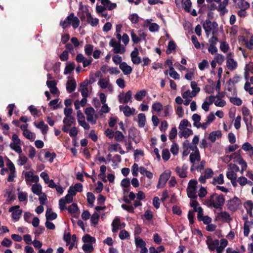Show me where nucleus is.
Segmentation results:
<instances>
[{
    "label": "nucleus",
    "mask_w": 253,
    "mask_h": 253,
    "mask_svg": "<svg viewBox=\"0 0 253 253\" xmlns=\"http://www.w3.org/2000/svg\"><path fill=\"white\" fill-rule=\"evenodd\" d=\"M225 199L222 194L218 195L213 194L206 201V204L209 207H213L215 209H221L224 205Z\"/></svg>",
    "instance_id": "nucleus-1"
},
{
    "label": "nucleus",
    "mask_w": 253,
    "mask_h": 253,
    "mask_svg": "<svg viewBox=\"0 0 253 253\" xmlns=\"http://www.w3.org/2000/svg\"><path fill=\"white\" fill-rule=\"evenodd\" d=\"M109 45L113 47V52L114 53L123 54L126 51V48L124 45L121 44V42H117L115 39H112L109 42Z\"/></svg>",
    "instance_id": "nucleus-2"
},
{
    "label": "nucleus",
    "mask_w": 253,
    "mask_h": 253,
    "mask_svg": "<svg viewBox=\"0 0 253 253\" xmlns=\"http://www.w3.org/2000/svg\"><path fill=\"white\" fill-rule=\"evenodd\" d=\"M241 204L240 200L237 197L227 201V207L228 210L232 211H237Z\"/></svg>",
    "instance_id": "nucleus-3"
},
{
    "label": "nucleus",
    "mask_w": 253,
    "mask_h": 253,
    "mask_svg": "<svg viewBox=\"0 0 253 253\" xmlns=\"http://www.w3.org/2000/svg\"><path fill=\"white\" fill-rule=\"evenodd\" d=\"M218 25L215 22H211L210 20H206L203 24V28L205 31L207 36H209L210 32L213 29L216 28Z\"/></svg>",
    "instance_id": "nucleus-4"
},
{
    "label": "nucleus",
    "mask_w": 253,
    "mask_h": 253,
    "mask_svg": "<svg viewBox=\"0 0 253 253\" xmlns=\"http://www.w3.org/2000/svg\"><path fill=\"white\" fill-rule=\"evenodd\" d=\"M94 109L91 107L86 108L85 110V114L86 115V120L92 124H95L96 123V121L97 118L96 116L94 117Z\"/></svg>",
    "instance_id": "nucleus-5"
},
{
    "label": "nucleus",
    "mask_w": 253,
    "mask_h": 253,
    "mask_svg": "<svg viewBox=\"0 0 253 253\" xmlns=\"http://www.w3.org/2000/svg\"><path fill=\"white\" fill-rule=\"evenodd\" d=\"M23 173L24 174L25 181L27 184H29L30 182L37 183L39 180L38 175H34V173L32 171H23Z\"/></svg>",
    "instance_id": "nucleus-6"
},
{
    "label": "nucleus",
    "mask_w": 253,
    "mask_h": 253,
    "mask_svg": "<svg viewBox=\"0 0 253 253\" xmlns=\"http://www.w3.org/2000/svg\"><path fill=\"white\" fill-rule=\"evenodd\" d=\"M170 176V173L169 172L163 173L159 177L158 183L157 185V188L164 187Z\"/></svg>",
    "instance_id": "nucleus-7"
},
{
    "label": "nucleus",
    "mask_w": 253,
    "mask_h": 253,
    "mask_svg": "<svg viewBox=\"0 0 253 253\" xmlns=\"http://www.w3.org/2000/svg\"><path fill=\"white\" fill-rule=\"evenodd\" d=\"M19 208L20 206L17 205L10 207L8 210L9 212L12 213V218L16 220L19 219L22 212Z\"/></svg>",
    "instance_id": "nucleus-8"
},
{
    "label": "nucleus",
    "mask_w": 253,
    "mask_h": 253,
    "mask_svg": "<svg viewBox=\"0 0 253 253\" xmlns=\"http://www.w3.org/2000/svg\"><path fill=\"white\" fill-rule=\"evenodd\" d=\"M7 166L10 171L7 180L8 182H12L14 180V178L16 176L15 166L13 163L10 160H8Z\"/></svg>",
    "instance_id": "nucleus-9"
},
{
    "label": "nucleus",
    "mask_w": 253,
    "mask_h": 253,
    "mask_svg": "<svg viewBox=\"0 0 253 253\" xmlns=\"http://www.w3.org/2000/svg\"><path fill=\"white\" fill-rule=\"evenodd\" d=\"M206 243L209 249L211 251L214 250L219 245V241L217 239L213 240L210 236L207 237Z\"/></svg>",
    "instance_id": "nucleus-10"
},
{
    "label": "nucleus",
    "mask_w": 253,
    "mask_h": 253,
    "mask_svg": "<svg viewBox=\"0 0 253 253\" xmlns=\"http://www.w3.org/2000/svg\"><path fill=\"white\" fill-rule=\"evenodd\" d=\"M189 160L190 162L192 164V166L195 165L197 163L200 162L201 160V156L199 151L197 152H192L190 154Z\"/></svg>",
    "instance_id": "nucleus-11"
},
{
    "label": "nucleus",
    "mask_w": 253,
    "mask_h": 253,
    "mask_svg": "<svg viewBox=\"0 0 253 253\" xmlns=\"http://www.w3.org/2000/svg\"><path fill=\"white\" fill-rule=\"evenodd\" d=\"M88 84V81H85L83 83L81 84L80 85L81 88L80 89V91L81 92L82 95L84 97H87L88 96V90L87 87Z\"/></svg>",
    "instance_id": "nucleus-12"
},
{
    "label": "nucleus",
    "mask_w": 253,
    "mask_h": 253,
    "mask_svg": "<svg viewBox=\"0 0 253 253\" xmlns=\"http://www.w3.org/2000/svg\"><path fill=\"white\" fill-rule=\"evenodd\" d=\"M120 110L123 111L125 116L126 117H129L133 114V112L135 111L134 109H131L127 105L126 106H120Z\"/></svg>",
    "instance_id": "nucleus-13"
},
{
    "label": "nucleus",
    "mask_w": 253,
    "mask_h": 253,
    "mask_svg": "<svg viewBox=\"0 0 253 253\" xmlns=\"http://www.w3.org/2000/svg\"><path fill=\"white\" fill-rule=\"evenodd\" d=\"M119 67L125 75H129L132 72L131 67L127 65V64L125 62H123L122 63H121Z\"/></svg>",
    "instance_id": "nucleus-14"
},
{
    "label": "nucleus",
    "mask_w": 253,
    "mask_h": 253,
    "mask_svg": "<svg viewBox=\"0 0 253 253\" xmlns=\"http://www.w3.org/2000/svg\"><path fill=\"white\" fill-rule=\"evenodd\" d=\"M74 14L73 13H71L64 21H61L60 25L63 28L65 29L68 27L71 23L72 19Z\"/></svg>",
    "instance_id": "nucleus-15"
},
{
    "label": "nucleus",
    "mask_w": 253,
    "mask_h": 253,
    "mask_svg": "<svg viewBox=\"0 0 253 253\" xmlns=\"http://www.w3.org/2000/svg\"><path fill=\"white\" fill-rule=\"evenodd\" d=\"M229 0H223L222 2L219 3L218 6L217 10L221 12V15H224L228 12V9L226 8V6L228 4Z\"/></svg>",
    "instance_id": "nucleus-16"
},
{
    "label": "nucleus",
    "mask_w": 253,
    "mask_h": 253,
    "mask_svg": "<svg viewBox=\"0 0 253 253\" xmlns=\"http://www.w3.org/2000/svg\"><path fill=\"white\" fill-rule=\"evenodd\" d=\"M221 132L220 130L213 131L210 133L208 139L211 142H214L216 138L221 137Z\"/></svg>",
    "instance_id": "nucleus-17"
},
{
    "label": "nucleus",
    "mask_w": 253,
    "mask_h": 253,
    "mask_svg": "<svg viewBox=\"0 0 253 253\" xmlns=\"http://www.w3.org/2000/svg\"><path fill=\"white\" fill-rule=\"evenodd\" d=\"M226 66L231 71L234 70L237 67V62L232 58L227 59Z\"/></svg>",
    "instance_id": "nucleus-18"
},
{
    "label": "nucleus",
    "mask_w": 253,
    "mask_h": 253,
    "mask_svg": "<svg viewBox=\"0 0 253 253\" xmlns=\"http://www.w3.org/2000/svg\"><path fill=\"white\" fill-rule=\"evenodd\" d=\"M112 232L116 233L118 231L119 229L122 228V225L120 223V219L118 217H116L112 222Z\"/></svg>",
    "instance_id": "nucleus-19"
},
{
    "label": "nucleus",
    "mask_w": 253,
    "mask_h": 253,
    "mask_svg": "<svg viewBox=\"0 0 253 253\" xmlns=\"http://www.w3.org/2000/svg\"><path fill=\"white\" fill-rule=\"evenodd\" d=\"M76 87V83L75 80H71L67 82L66 89L69 93L74 91Z\"/></svg>",
    "instance_id": "nucleus-20"
},
{
    "label": "nucleus",
    "mask_w": 253,
    "mask_h": 253,
    "mask_svg": "<svg viewBox=\"0 0 253 253\" xmlns=\"http://www.w3.org/2000/svg\"><path fill=\"white\" fill-rule=\"evenodd\" d=\"M86 16L87 22L90 23L92 26H96L98 24V19L93 18L89 12L86 13Z\"/></svg>",
    "instance_id": "nucleus-21"
},
{
    "label": "nucleus",
    "mask_w": 253,
    "mask_h": 253,
    "mask_svg": "<svg viewBox=\"0 0 253 253\" xmlns=\"http://www.w3.org/2000/svg\"><path fill=\"white\" fill-rule=\"evenodd\" d=\"M57 215L55 212H52L51 209L46 210L45 217L47 220H53L57 218Z\"/></svg>",
    "instance_id": "nucleus-22"
},
{
    "label": "nucleus",
    "mask_w": 253,
    "mask_h": 253,
    "mask_svg": "<svg viewBox=\"0 0 253 253\" xmlns=\"http://www.w3.org/2000/svg\"><path fill=\"white\" fill-rule=\"evenodd\" d=\"M31 190L34 194L40 195L42 193V187L40 184L36 183L32 185Z\"/></svg>",
    "instance_id": "nucleus-23"
},
{
    "label": "nucleus",
    "mask_w": 253,
    "mask_h": 253,
    "mask_svg": "<svg viewBox=\"0 0 253 253\" xmlns=\"http://www.w3.org/2000/svg\"><path fill=\"white\" fill-rule=\"evenodd\" d=\"M35 126L38 128L41 129L43 134L46 133L48 130V126L45 125L43 121H41L39 124H37L35 122L34 123Z\"/></svg>",
    "instance_id": "nucleus-24"
},
{
    "label": "nucleus",
    "mask_w": 253,
    "mask_h": 253,
    "mask_svg": "<svg viewBox=\"0 0 253 253\" xmlns=\"http://www.w3.org/2000/svg\"><path fill=\"white\" fill-rule=\"evenodd\" d=\"M193 131L189 128H185L179 132V136L180 137H184L187 138L190 135L192 134Z\"/></svg>",
    "instance_id": "nucleus-25"
},
{
    "label": "nucleus",
    "mask_w": 253,
    "mask_h": 253,
    "mask_svg": "<svg viewBox=\"0 0 253 253\" xmlns=\"http://www.w3.org/2000/svg\"><path fill=\"white\" fill-rule=\"evenodd\" d=\"M206 162L204 160L202 161L199 165L197 164L194 166H192L190 170L193 171L195 170H199L200 171L201 170L204 169L205 166Z\"/></svg>",
    "instance_id": "nucleus-26"
},
{
    "label": "nucleus",
    "mask_w": 253,
    "mask_h": 253,
    "mask_svg": "<svg viewBox=\"0 0 253 253\" xmlns=\"http://www.w3.org/2000/svg\"><path fill=\"white\" fill-rule=\"evenodd\" d=\"M138 123L139 126L143 127L145 125L146 117L144 114L140 113L138 115Z\"/></svg>",
    "instance_id": "nucleus-27"
},
{
    "label": "nucleus",
    "mask_w": 253,
    "mask_h": 253,
    "mask_svg": "<svg viewBox=\"0 0 253 253\" xmlns=\"http://www.w3.org/2000/svg\"><path fill=\"white\" fill-rule=\"evenodd\" d=\"M244 207L251 216L252 215V210L253 209V202L252 201H247L244 204Z\"/></svg>",
    "instance_id": "nucleus-28"
},
{
    "label": "nucleus",
    "mask_w": 253,
    "mask_h": 253,
    "mask_svg": "<svg viewBox=\"0 0 253 253\" xmlns=\"http://www.w3.org/2000/svg\"><path fill=\"white\" fill-rule=\"evenodd\" d=\"M252 117H250V119H244V122L246 124L247 129L249 133H251L253 130V127L252 124Z\"/></svg>",
    "instance_id": "nucleus-29"
},
{
    "label": "nucleus",
    "mask_w": 253,
    "mask_h": 253,
    "mask_svg": "<svg viewBox=\"0 0 253 253\" xmlns=\"http://www.w3.org/2000/svg\"><path fill=\"white\" fill-rule=\"evenodd\" d=\"M196 188H187V193L188 197L191 199H196L197 196L196 194Z\"/></svg>",
    "instance_id": "nucleus-30"
},
{
    "label": "nucleus",
    "mask_w": 253,
    "mask_h": 253,
    "mask_svg": "<svg viewBox=\"0 0 253 253\" xmlns=\"http://www.w3.org/2000/svg\"><path fill=\"white\" fill-rule=\"evenodd\" d=\"M75 120L73 117H65L63 119V122L65 125L69 127L75 122Z\"/></svg>",
    "instance_id": "nucleus-31"
},
{
    "label": "nucleus",
    "mask_w": 253,
    "mask_h": 253,
    "mask_svg": "<svg viewBox=\"0 0 253 253\" xmlns=\"http://www.w3.org/2000/svg\"><path fill=\"white\" fill-rule=\"evenodd\" d=\"M139 171L141 174L145 175L149 179H151L153 177V173L151 172L148 171L144 167H140Z\"/></svg>",
    "instance_id": "nucleus-32"
},
{
    "label": "nucleus",
    "mask_w": 253,
    "mask_h": 253,
    "mask_svg": "<svg viewBox=\"0 0 253 253\" xmlns=\"http://www.w3.org/2000/svg\"><path fill=\"white\" fill-rule=\"evenodd\" d=\"M146 95V91L145 90H141L137 92L134 97L137 101H141Z\"/></svg>",
    "instance_id": "nucleus-33"
},
{
    "label": "nucleus",
    "mask_w": 253,
    "mask_h": 253,
    "mask_svg": "<svg viewBox=\"0 0 253 253\" xmlns=\"http://www.w3.org/2000/svg\"><path fill=\"white\" fill-rule=\"evenodd\" d=\"M242 114L243 116V121H244V119L246 118L247 119H250V117H252L251 115H250V112L248 108L244 106L242 107Z\"/></svg>",
    "instance_id": "nucleus-34"
},
{
    "label": "nucleus",
    "mask_w": 253,
    "mask_h": 253,
    "mask_svg": "<svg viewBox=\"0 0 253 253\" xmlns=\"http://www.w3.org/2000/svg\"><path fill=\"white\" fill-rule=\"evenodd\" d=\"M169 76L175 80L179 79V75L174 70L172 66L169 67Z\"/></svg>",
    "instance_id": "nucleus-35"
},
{
    "label": "nucleus",
    "mask_w": 253,
    "mask_h": 253,
    "mask_svg": "<svg viewBox=\"0 0 253 253\" xmlns=\"http://www.w3.org/2000/svg\"><path fill=\"white\" fill-rule=\"evenodd\" d=\"M223 175L220 174L216 178L214 177L212 180V183L214 185L216 184H222L224 183Z\"/></svg>",
    "instance_id": "nucleus-36"
},
{
    "label": "nucleus",
    "mask_w": 253,
    "mask_h": 253,
    "mask_svg": "<svg viewBox=\"0 0 253 253\" xmlns=\"http://www.w3.org/2000/svg\"><path fill=\"white\" fill-rule=\"evenodd\" d=\"M93 51V45L87 44H86L84 46V51L85 54L88 56H90Z\"/></svg>",
    "instance_id": "nucleus-37"
},
{
    "label": "nucleus",
    "mask_w": 253,
    "mask_h": 253,
    "mask_svg": "<svg viewBox=\"0 0 253 253\" xmlns=\"http://www.w3.org/2000/svg\"><path fill=\"white\" fill-rule=\"evenodd\" d=\"M175 172L180 178H185L187 177V171H185L181 169V168L179 167H177L175 168Z\"/></svg>",
    "instance_id": "nucleus-38"
},
{
    "label": "nucleus",
    "mask_w": 253,
    "mask_h": 253,
    "mask_svg": "<svg viewBox=\"0 0 253 253\" xmlns=\"http://www.w3.org/2000/svg\"><path fill=\"white\" fill-rule=\"evenodd\" d=\"M136 246L138 248H142L146 247V243L141 238H137L135 239Z\"/></svg>",
    "instance_id": "nucleus-39"
},
{
    "label": "nucleus",
    "mask_w": 253,
    "mask_h": 253,
    "mask_svg": "<svg viewBox=\"0 0 253 253\" xmlns=\"http://www.w3.org/2000/svg\"><path fill=\"white\" fill-rule=\"evenodd\" d=\"M82 240L84 243H95V238L88 234L85 235L83 237Z\"/></svg>",
    "instance_id": "nucleus-40"
},
{
    "label": "nucleus",
    "mask_w": 253,
    "mask_h": 253,
    "mask_svg": "<svg viewBox=\"0 0 253 253\" xmlns=\"http://www.w3.org/2000/svg\"><path fill=\"white\" fill-rule=\"evenodd\" d=\"M196 94H197V93H195V91H191L190 90H188L185 91L182 94V97L184 98H187L188 97H190V98H192V97L195 96L196 95Z\"/></svg>",
    "instance_id": "nucleus-41"
},
{
    "label": "nucleus",
    "mask_w": 253,
    "mask_h": 253,
    "mask_svg": "<svg viewBox=\"0 0 253 253\" xmlns=\"http://www.w3.org/2000/svg\"><path fill=\"white\" fill-rule=\"evenodd\" d=\"M19 144L12 143H11L10 144V147L11 149L14 150L15 152L19 154H21L22 152L21 148L19 145Z\"/></svg>",
    "instance_id": "nucleus-42"
},
{
    "label": "nucleus",
    "mask_w": 253,
    "mask_h": 253,
    "mask_svg": "<svg viewBox=\"0 0 253 253\" xmlns=\"http://www.w3.org/2000/svg\"><path fill=\"white\" fill-rule=\"evenodd\" d=\"M238 7L241 9H244L246 10L250 7V4L247 1L244 0L241 1L240 2H238L237 4Z\"/></svg>",
    "instance_id": "nucleus-43"
},
{
    "label": "nucleus",
    "mask_w": 253,
    "mask_h": 253,
    "mask_svg": "<svg viewBox=\"0 0 253 253\" xmlns=\"http://www.w3.org/2000/svg\"><path fill=\"white\" fill-rule=\"evenodd\" d=\"M124 137L125 136L123 133L120 131H116L114 133L115 139L117 141H122L123 140Z\"/></svg>",
    "instance_id": "nucleus-44"
},
{
    "label": "nucleus",
    "mask_w": 253,
    "mask_h": 253,
    "mask_svg": "<svg viewBox=\"0 0 253 253\" xmlns=\"http://www.w3.org/2000/svg\"><path fill=\"white\" fill-rule=\"evenodd\" d=\"M226 176L231 181H235L237 178V174L233 170L227 172Z\"/></svg>",
    "instance_id": "nucleus-45"
},
{
    "label": "nucleus",
    "mask_w": 253,
    "mask_h": 253,
    "mask_svg": "<svg viewBox=\"0 0 253 253\" xmlns=\"http://www.w3.org/2000/svg\"><path fill=\"white\" fill-rule=\"evenodd\" d=\"M82 249L86 253H91L93 250L92 245L89 244H84L82 247Z\"/></svg>",
    "instance_id": "nucleus-46"
},
{
    "label": "nucleus",
    "mask_w": 253,
    "mask_h": 253,
    "mask_svg": "<svg viewBox=\"0 0 253 253\" xmlns=\"http://www.w3.org/2000/svg\"><path fill=\"white\" fill-rule=\"evenodd\" d=\"M183 7L185 10L188 12L190 11L192 2L190 0H185L183 3Z\"/></svg>",
    "instance_id": "nucleus-47"
},
{
    "label": "nucleus",
    "mask_w": 253,
    "mask_h": 253,
    "mask_svg": "<svg viewBox=\"0 0 253 253\" xmlns=\"http://www.w3.org/2000/svg\"><path fill=\"white\" fill-rule=\"evenodd\" d=\"M188 126H191V125L189 123L187 120L184 119L181 121L180 123L178 128L182 130L185 129V127Z\"/></svg>",
    "instance_id": "nucleus-48"
},
{
    "label": "nucleus",
    "mask_w": 253,
    "mask_h": 253,
    "mask_svg": "<svg viewBox=\"0 0 253 253\" xmlns=\"http://www.w3.org/2000/svg\"><path fill=\"white\" fill-rule=\"evenodd\" d=\"M250 233L249 221H245L244 225V235L247 237Z\"/></svg>",
    "instance_id": "nucleus-49"
},
{
    "label": "nucleus",
    "mask_w": 253,
    "mask_h": 253,
    "mask_svg": "<svg viewBox=\"0 0 253 253\" xmlns=\"http://www.w3.org/2000/svg\"><path fill=\"white\" fill-rule=\"evenodd\" d=\"M75 68L74 64L73 63L68 64L65 67L64 70L65 74H70Z\"/></svg>",
    "instance_id": "nucleus-50"
},
{
    "label": "nucleus",
    "mask_w": 253,
    "mask_h": 253,
    "mask_svg": "<svg viewBox=\"0 0 253 253\" xmlns=\"http://www.w3.org/2000/svg\"><path fill=\"white\" fill-rule=\"evenodd\" d=\"M23 135L27 139L31 140H33V133L27 129H24Z\"/></svg>",
    "instance_id": "nucleus-51"
},
{
    "label": "nucleus",
    "mask_w": 253,
    "mask_h": 253,
    "mask_svg": "<svg viewBox=\"0 0 253 253\" xmlns=\"http://www.w3.org/2000/svg\"><path fill=\"white\" fill-rule=\"evenodd\" d=\"M175 43L173 41H171L169 42L168 49L167 50V53L169 54L171 53V50L175 49Z\"/></svg>",
    "instance_id": "nucleus-52"
},
{
    "label": "nucleus",
    "mask_w": 253,
    "mask_h": 253,
    "mask_svg": "<svg viewBox=\"0 0 253 253\" xmlns=\"http://www.w3.org/2000/svg\"><path fill=\"white\" fill-rule=\"evenodd\" d=\"M230 101L234 105L237 106H240L242 103V100L238 97H231L230 98Z\"/></svg>",
    "instance_id": "nucleus-53"
},
{
    "label": "nucleus",
    "mask_w": 253,
    "mask_h": 253,
    "mask_svg": "<svg viewBox=\"0 0 253 253\" xmlns=\"http://www.w3.org/2000/svg\"><path fill=\"white\" fill-rule=\"evenodd\" d=\"M239 147L238 145L235 144L233 145H229L225 149V152L226 154L229 153L231 152H234Z\"/></svg>",
    "instance_id": "nucleus-54"
},
{
    "label": "nucleus",
    "mask_w": 253,
    "mask_h": 253,
    "mask_svg": "<svg viewBox=\"0 0 253 253\" xmlns=\"http://www.w3.org/2000/svg\"><path fill=\"white\" fill-rule=\"evenodd\" d=\"M99 217V215L98 214L97 212H95L93 213V214L91 216V219L90 221L92 223H93L94 225H96L98 223V220Z\"/></svg>",
    "instance_id": "nucleus-55"
},
{
    "label": "nucleus",
    "mask_w": 253,
    "mask_h": 253,
    "mask_svg": "<svg viewBox=\"0 0 253 253\" xmlns=\"http://www.w3.org/2000/svg\"><path fill=\"white\" fill-rule=\"evenodd\" d=\"M132 92L130 90H128L126 93L124 97V103H127L128 101L131 102Z\"/></svg>",
    "instance_id": "nucleus-56"
},
{
    "label": "nucleus",
    "mask_w": 253,
    "mask_h": 253,
    "mask_svg": "<svg viewBox=\"0 0 253 253\" xmlns=\"http://www.w3.org/2000/svg\"><path fill=\"white\" fill-rule=\"evenodd\" d=\"M162 158L165 161H168L170 157V153L168 149H166L163 150Z\"/></svg>",
    "instance_id": "nucleus-57"
},
{
    "label": "nucleus",
    "mask_w": 253,
    "mask_h": 253,
    "mask_svg": "<svg viewBox=\"0 0 253 253\" xmlns=\"http://www.w3.org/2000/svg\"><path fill=\"white\" fill-rule=\"evenodd\" d=\"M86 196L88 203L89 204H93L95 198L94 194L91 192H88Z\"/></svg>",
    "instance_id": "nucleus-58"
},
{
    "label": "nucleus",
    "mask_w": 253,
    "mask_h": 253,
    "mask_svg": "<svg viewBox=\"0 0 253 253\" xmlns=\"http://www.w3.org/2000/svg\"><path fill=\"white\" fill-rule=\"evenodd\" d=\"M129 237V234L127 231L125 230L121 231L119 234V237L122 240H124Z\"/></svg>",
    "instance_id": "nucleus-59"
},
{
    "label": "nucleus",
    "mask_w": 253,
    "mask_h": 253,
    "mask_svg": "<svg viewBox=\"0 0 253 253\" xmlns=\"http://www.w3.org/2000/svg\"><path fill=\"white\" fill-rule=\"evenodd\" d=\"M69 212L75 213L78 210V208L76 204L73 203L70 205L67 209Z\"/></svg>",
    "instance_id": "nucleus-60"
},
{
    "label": "nucleus",
    "mask_w": 253,
    "mask_h": 253,
    "mask_svg": "<svg viewBox=\"0 0 253 253\" xmlns=\"http://www.w3.org/2000/svg\"><path fill=\"white\" fill-rule=\"evenodd\" d=\"M159 29V25L156 23H151L149 26V30L152 32H155L158 31Z\"/></svg>",
    "instance_id": "nucleus-61"
},
{
    "label": "nucleus",
    "mask_w": 253,
    "mask_h": 253,
    "mask_svg": "<svg viewBox=\"0 0 253 253\" xmlns=\"http://www.w3.org/2000/svg\"><path fill=\"white\" fill-rule=\"evenodd\" d=\"M209 66V63L207 60L204 59L201 62L199 63L198 67L200 70L203 71L206 67Z\"/></svg>",
    "instance_id": "nucleus-62"
},
{
    "label": "nucleus",
    "mask_w": 253,
    "mask_h": 253,
    "mask_svg": "<svg viewBox=\"0 0 253 253\" xmlns=\"http://www.w3.org/2000/svg\"><path fill=\"white\" fill-rule=\"evenodd\" d=\"M18 198L20 201L23 202L26 200L27 195L26 192H19L18 193Z\"/></svg>",
    "instance_id": "nucleus-63"
},
{
    "label": "nucleus",
    "mask_w": 253,
    "mask_h": 253,
    "mask_svg": "<svg viewBox=\"0 0 253 253\" xmlns=\"http://www.w3.org/2000/svg\"><path fill=\"white\" fill-rule=\"evenodd\" d=\"M214 59L219 64H221L224 61V57L220 54H216L214 57Z\"/></svg>",
    "instance_id": "nucleus-64"
}]
</instances>
